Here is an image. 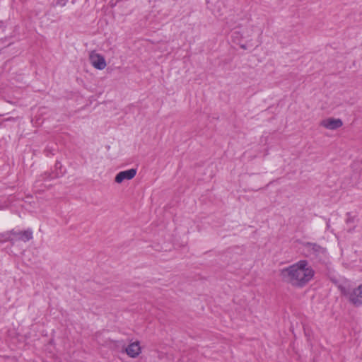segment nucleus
I'll return each mask as SVG.
<instances>
[{
    "label": "nucleus",
    "instance_id": "1",
    "mask_svg": "<svg viewBox=\"0 0 362 362\" xmlns=\"http://www.w3.org/2000/svg\"><path fill=\"white\" fill-rule=\"evenodd\" d=\"M315 271L307 260L302 259L279 270L281 281L296 288L305 287L314 277Z\"/></svg>",
    "mask_w": 362,
    "mask_h": 362
},
{
    "label": "nucleus",
    "instance_id": "2",
    "mask_svg": "<svg viewBox=\"0 0 362 362\" xmlns=\"http://www.w3.org/2000/svg\"><path fill=\"white\" fill-rule=\"evenodd\" d=\"M302 245L308 257L320 258L326 252V250L324 247L315 243L304 242L302 243Z\"/></svg>",
    "mask_w": 362,
    "mask_h": 362
},
{
    "label": "nucleus",
    "instance_id": "3",
    "mask_svg": "<svg viewBox=\"0 0 362 362\" xmlns=\"http://www.w3.org/2000/svg\"><path fill=\"white\" fill-rule=\"evenodd\" d=\"M90 62L93 67L99 70L104 69L107 65L105 57L97 53L92 52L90 54Z\"/></svg>",
    "mask_w": 362,
    "mask_h": 362
},
{
    "label": "nucleus",
    "instance_id": "4",
    "mask_svg": "<svg viewBox=\"0 0 362 362\" xmlns=\"http://www.w3.org/2000/svg\"><path fill=\"white\" fill-rule=\"evenodd\" d=\"M349 300L356 307L362 305V284L349 293Z\"/></svg>",
    "mask_w": 362,
    "mask_h": 362
},
{
    "label": "nucleus",
    "instance_id": "5",
    "mask_svg": "<svg viewBox=\"0 0 362 362\" xmlns=\"http://www.w3.org/2000/svg\"><path fill=\"white\" fill-rule=\"evenodd\" d=\"M321 126L324 127L327 129L335 130L343 125V122L341 119L328 118L321 122Z\"/></svg>",
    "mask_w": 362,
    "mask_h": 362
},
{
    "label": "nucleus",
    "instance_id": "6",
    "mask_svg": "<svg viewBox=\"0 0 362 362\" xmlns=\"http://www.w3.org/2000/svg\"><path fill=\"white\" fill-rule=\"evenodd\" d=\"M136 174V169L131 168L127 170L121 171L117 174L115 178V181L117 183H122L124 180H132Z\"/></svg>",
    "mask_w": 362,
    "mask_h": 362
},
{
    "label": "nucleus",
    "instance_id": "7",
    "mask_svg": "<svg viewBox=\"0 0 362 362\" xmlns=\"http://www.w3.org/2000/svg\"><path fill=\"white\" fill-rule=\"evenodd\" d=\"M126 354L131 358H136L141 352V348L139 341L130 343L127 347L124 346Z\"/></svg>",
    "mask_w": 362,
    "mask_h": 362
},
{
    "label": "nucleus",
    "instance_id": "8",
    "mask_svg": "<svg viewBox=\"0 0 362 362\" xmlns=\"http://www.w3.org/2000/svg\"><path fill=\"white\" fill-rule=\"evenodd\" d=\"M11 234L18 237V240H23V242L29 241L33 238V231L31 229H28L23 231H16L11 230Z\"/></svg>",
    "mask_w": 362,
    "mask_h": 362
},
{
    "label": "nucleus",
    "instance_id": "9",
    "mask_svg": "<svg viewBox=\"0 0 362 362\" xmlns=\"http://www.w3.org/2000/svg\"><path fill=\"white\" fill-rule=\"evenodd\" d=\"M107 346L110 348H119L122 347V349L125 346V343L121 340V341H115V340H109Z\"/></svg>",
    "mask_w": 362,
    "mask_h": 362
},
{
    "label": "nucleus",
    "instance_id": "10",
    "mask_svg": "<svg viewBox=\"0 0 362 362\" xmlns=\"http://www.w3.org/2000/svg\"><path fill=\"white\" fill-rule=\"evenodd\" d=\"M10 234H11L10 231L0 234V240L3 241V242H5V241L12 242L13 239L11 238V237L9 235Z\"/></svg>",
    "mask_w": 362,
    "mask_h": 362
},
{
    "label": "nucleus",
    "instance_id": "11",
    "mask_svg": "<svg viewBox=\"0 0 362 362\" xmlns=\"http://www.w3.org/2000/svg\"><path fill=\"white\" fill-rule=\"evenodd\" d=\"M346 215L347 216V218L345 221L346 223L349 224L355 221L356 216H351L350 212H347Z\"/></svg>",
    "mask_w": 362,
    "mask_h": 362
},
{
    "label": "nucleus",
    "instance_id": "12",
    "mask_svg": "<svg viewBox=\"0 0 362 362\" xmlns=\"http://www.w3.org/2000/svg\"><path fill=\"white\" fill-rule=\"evenodd\" d=\"M45 175H46V177L45 178H47V179H54V178H57L59 177V175L57 173H45Z\"/></svg>",
    "mask_w": 362,
    "mask_h": 362
},
{
    "label": "nucleus",
    "instance_id": "13",
    "mask_svg": "<svg viewBox=\"0 0 362 362\" xmlns=\"http://www.w3.org/2000/svg\"><path fill=\"white\" fill-rule=\"evenodd\" d=\"M69 0H57L56 6H64Z\"/></svg>",
    "mask_w": 362,
    "mask_h": 362
},
{
    "label": "nucleus",
    "instance_id": "14",
    "mask_svg": "<svg viewBox=\"0 0 362 362\" xmlns=\"http://www.w3.org/2000/svg\"><path fill=\"white\" fill-rule=\"evenodd\" d=\"M7 208L6 204H0V210H4Z\"/></svg>",
    "mask_w": 362,
    "mask_h": 362
},
{
    "label": "nucleus",
    "instance_id": "15",
    "mask_svg": "<svg viewBox=\"0 0 362 362\" xmlns=\"http://www.w3.org/2000/svg\"><path fill=\"white\" fill-rule=\"evenodd\" d=\"M55 166H56V168H61V166H62V165H61V163H60L57 162V163H56Z\"/></svg>",
    "mask_w": 362,
    "mask_h": 362
},
{
    "label": "nucleus",
    "instance_id": "16",
    "mask_svg": "<svg viewBox=\"0 0 362 362\" xmlns=\"http://www.w3.org/2000/svg\"><path fill=\"white\" fill-rule=\"evenodd\" d=\"M6 120L11 121V120H13V117H9V118L6 119Z\"/></svg>",
    "mask_w": 362,
    "mask_h": 362
}]
</instances>
